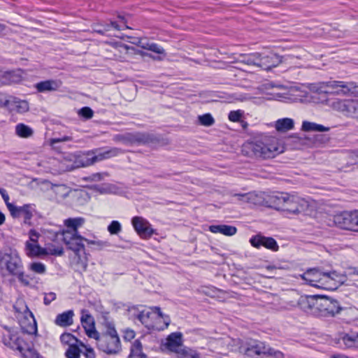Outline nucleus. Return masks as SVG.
<instances>
[{
	"instance_id": "1",
	"label": "nucleus",
	"mask_w": 358,
	"mask_h": 358,
	"mask_svg": "<svg viewBox=\"0 0 358 358\" xmlns=\"http://www.w3.org/2000/svg\"><path fill=\"white\" fill-rule=\"evenodd\" d=\"M241 150L245 156L264 159L273 158L283 151L282 147L273 137L246 142L243 145Z\"/></svg>"
},
{
	"instance_id": "2",
	"label": "nucleus",
	"mask_w": 358,
	"mask_h": 358,
	"mask_svg": "<svg viewBox=\"0 0 358 358\" xmlns=\"http://www.w3.org/2000/svg\"><path fill=\"white\" fill-rule=\"evenodd\" d=\"M101 333L91 331L90 338L96 340L98 348L108 355H115L121 351L120 340L113 323L105 322Z\"/></svg>"
},
{
	"instance_id": "3",
	"label": "nucleus",
	"mask_w": 358,
	"mask_h": 358,
	"mask_svg": "<svg viewBox=\"0 0 358 358\" xmlns=\"http://www.w3.org/2000/svg\"><path fill=\"white\" fill-rule=\"evenodd\" d=\"M300 276L308 285L324 289H333L340 278L335 271L325 272L318 268H308Z\"/></svg>"
},
{
	"instance_id": "4",
	"label": "nucleus",
	"mask_w": 358,
	"mask_h": 358,
	"mask_svg": "<svg viewBox=\"0 0 358 358\" xmlns=\"http://www.w3.org/2000/svg\"><path fill=\"white\" fill-rule=\"evenodd\" d=\"M317 316L333 317L339 314L343 308L341 303L336 299L325 295L318 296Z\"/></svg>"
},
{
	"instance_id": "5",
	"label": "nucleus",
	"mask_w": 358,
	"mask_h": 358,
	"mask_svg": "<svg viewBox=\"0 0 358 358\" xmlns=\"http://www.w3.org/2000/svg\"><path fill=\"white\" fill-rule=\"evenodd\" d=\"M267 345L262 341L248 339L242 342L239 350L241 353L252 358H264Z\"/></svg>"
},
{
	"instance_id": "6",
	"label": "nucleus",
	"mask_w": 358,
	"mask_h": 358,
	"mask_svg": "<svg viewBox=\"0 0 358 358\" xmlns=\"http://www.w3.org/2000/svg\"><path fill=\"white\" fill-rule=\"evenodd\" d=\"M355 88L354 83L339 80H329L320 83V91L327 94L346 95Z\"/></svg>"
},
{
	"instance_id": "7",
	"label": "nucleus",
	"mask_w": 358,
	"mask_h": 358,
	"mask_svg": "<svg viewBox=\"0 0 358 358\" xmlns=\"http://www.w3.org/2000/svg\"><path fill=\"white\" fill-rule=\"evenodd\" d=\"M8 271L17 277L18 280L25 285L29 284V280L24 277L22 261L16 254H5L3 257Z\"/></svg>"
},
{
	"instance_id": "8",
	"label": "nucleus",
	"mask_w": 358,
	"mask_h": 358,
	"mask_svg": "<svg viewBox=\"0 0 358 358\" xmlns=\"http://www.w3.org/2000/svg\"><path fill=\"white\" fill-rule=\"evenodd\" d=\"M121 153H122V150L117 148H112L107 150L99 152L97 155H94V152H88L80 159V163L83 166H88L96 162L116 157Z\"/></svg>"
},
{
	"instance_id": "9",
	"label": "nucleus",
	"mask_w": 358,
	"mask_h": 358,
	"mask_svg": "<svg viewBox=\"0 0 358 358\" xmlns=\"http://www.w3.org/2000/svg\"><path fill=\"white\" fill-rule=\"evenodd\" d=\"M357 210L343 211L333 217L335 225L341 229L355 231Z\"/></svg>"
},
{
	"instance_id": "10",
	"label": "nucleus",
	"mask_w": 358,
	"mask_h": 358,
	"mask_svg": "<svg viewBox=\"0 0 358 358\" xmlns=\"http://www.w3.org/2000/svg\"><path fill=\"white\" fill-rule=\"evenodd\" d=\"M114 140L124 145H133L148 143L152 141V138L148 134L135 132L115 135Z\"/></svg>"
},
{
	"instance_id": "11",
	"label": "nucleus",
	"mask_w": 358,
	"mask_h": 358,
	"mask_svg": "<svg viewBox=\"0 0 358 358\" xmlns=\"http://www.w3.org/2000/svg\"><path fill=\"white\" fill-rule=\"evenodd\" d=\"M332 107L348 117L358 119V100H337L333 102Z\"/></svg>"
},
{
	"instance_id": "12",
	"label": "nucleus",
	"mask_w": 358,
	"mask_h": 358,
	"mask_svg": "<svg viewBox=\"0 0 358 358\" xmlns=\"http://www.w3.org/2000/svg\"><path fill=\"white\" fill-rule=\"evenodd\" d=\"M62 236V240L68 248L73 251L77 256H79V252L85 251L83 241L86 239L85 238L79 234H71L68 231H64Z\"/></svg>"
},
{
	"instance_id": "13",
	"label": "nucleus",
	"mask_w": 358,
	"mask_h": 358,
	"mask_svg": "<svg viewBox=\"0 0 358 358\" xmlns=\"http://www.w3.org/2000/svg\"><path fill=\"white\" fill-rule=\"evenodd\" d=\"M3 329L6 330L2 335V342L3 344L11 349L17 350L20 352H22L23 341L21 339L16 331L12 328H8L6 326H3Z\"/></svg>"
},
{
	"instance_id": "14",
	"label": "nucleus",
	"mask_w": 358,
	"mask_h": 358,
	"mask_svg": "<svg viewBox=\"0 0 358 358\" xmlns=\"http://www.w3.org/2000/svg\"><path fill=\"white\" fill-rule=\"evenodd\" d=\"M258 57L257 67L266 71L278 66L282 62L280 57L273 52H259Z\"/></svg>"
},
{
	"instance_id": "15",
	"label": "nucleus",
	"mask_w": 358,
	"mask_h": 358,
	"mask_svg": "<svg viewBox=\"0 0 358 358\" xmlns=\"http://www.w3.org/2000/svg\"><path fill=\"white\" fill-rule=\"evenodd\" d=\"M131 222L134 229L141 238H149L152 234H156L150 224L141 217H133Z\"/></svg>"
},
{
	"instance_id": "16",
	"label": "nucleus",
	"mask_w": 358,
	"mask_h": 358,
	"mask_svg": "<svg viewBox=\"0 0 358 358\" xmlns=\"http://www.w3.org/2000/svg\"><path fill=\"white\" fill-rule=\"evenodd\" d=\"M250 243L256 248L263 246L273 251H278L279 248L276 241L273 238L266 237L261 234L252 236L250 239Z\"/></svg>"
},
{
	"instance_id": "17",
	"label": "nucleus",
	"mask_w": 358,
	"mask_h": 358,
	"mask_svg": "<svg viewBox=\"0 0 358 358\" xmlns=\"http://www.w3.org/2000/svg\"><path fill=\"white\" fill-rule=\"evenodd\" d=\"M17 305H21L22 307L21 308L22 310H20L17 306H15L14 308L16 311L22 313L24 315L25 319L29 320L28 317H29L31 320V322H30L27 326L24 324V322H22L21 327L22 330L28 334H36L37 332V326L33 313L24 303L19 302Z\"/></svg>"
},
{
	"instance_id": "18",
	"label": "nucleus",
	"mask_w": 358,
	"mask_h": 358,
	"mask_svg": "<svg viewBox=\"0 0 358 358\" xmlns=\"http://www.w3.org/2000/svg\"><path fill=\"white\" fill-rule=\"evenodd\" d=\"M318 296H310L299 299V306L301 309L308 314L317 316V308L316 304L318 303Z\"/></svg>"
},
{
	"instance_id": "19",
	"label": "nucleus",
	"mask_w": 358,
	"mask_h": 358,
	"mask_svg": "<svg viewBox=\"0 0 358 358\" xmlns=\"http://www.w3.org/2000/svg\"><path fill=\"white\" fill-rule=\"evenodd\" d=\"M304 203L305 201L298 196L289 194V200L283 206V210L292 214H298L303 210Z\"/></svg>"
},
{
	"instance_id": "20",
	"label": "nucleus",
	"mask_w": 358,
	"mask_h": 358,
	"mask_svg": "<svg viewBox=\"0 0 358 358\" xmlns=\"http://www.w3.org/2000/svg\"><path fill=\"white\" fill-rule=\"evenodd\" d=\"M182 336L180 332L171 333L166 339V348L170 351L176 353L183 346Z\"/></svg>"
},
{
	"instance_id": "21",
	"label": "nucleus",
	"mask_w": 358,
	"mask_h": 358,
	"mask_svg": "<svg viewBox=\"0 0 358 358\" xmlns=\"http://www.w3.org/2000/svg\"><path fill=\"white\" fill-rule=\"evenodd\" d=\"M61 82L55 80H47L36 84L35 87L38 92H52L57 90Z\"/></svg>"
},
{
	"instance_id": "22",
	"label": "nucleus",
	"mask_w": 358,
	"mask_h": 358,
	"mask_svg": "<svg viewBox=\"0 0 358 358\" xmlns=\"http://www.w3.org/2000/svg\"><path fill=\"white\" fill-rule=\"evenodd\" d=\"M85 222V218L81 217L68 218L64 220V225L67 227V229L64 231L78 234V229L84 224Z\"/></svg>"
},
{
	"instance_id": "23",
	"label": "nucleus",
	"mask_w": 358,
	"mask_h": 358,
	"mask_svg": "<svg viewBox=\"0 0 358 358\" xmlns=\"http://www.w3.org/2000/svg\"><path fill=\"white\" fill-rule=\"evenodd\" d=\"M73 315L74 313L72 310H69L62 313L58 314L55 318V323L59 327H69L73 322Z\"/></svg>"
},
{
	"instance_id": "24",
	"label": "nucleus",
	"mask_w": 358,
	"mask_h": 358,
	"mask_svg": "<svg viewBox=\"0 0 358 358\" xmlns=\"http://www.w3.org/2000/svg\"><path fill=\"white\" fill-rule=\"evenodd\" d=\"M209 231L212 233H220L225 236H231L237 232L236 227L226 224L211 225L209 227Z\"/></svg>"
},
{
	"instance_id": "25",
	"label": "nucleus",
	"mask_w": 358,
	"mask_h": 358,
	"mask_svg": "<svg viewBox=\"0 0 358 358\" xmlns=\"http://www.w3.org/2000/svg\"><path fill=\"white\" fill-rule=\"evenodd\" d=\"M27 254L29 257H38L48 254L45 248H41L37 243H31L27 241L25 243Z\"/></svg>"
},
{
	"instance_id": "26",
	"label": "nucleus",
	"mask_w": 358,
	"mask_h": 358,
	"mask_svg": "<svg viewBox=\"0 0 358 358\" xmlns=\"http://www.w3.org/2000/svg\"><path fill=\"white\" fill-rule=\"evenodd\" d=\"M294 127V121L292 118L285 117L278 119L275 122V128L278 131L285 132Z\"/></svg>"
},
{
	"instance_id": "27",
	"label": "nucleus",
	"mask_w": 358,
	"mask_h": 358,
	"mask_svg": "<svg viewBox=\"0 0 358 358\" xmlns=\"http://www.w3.org/2000/svg\"><path fill=\"white\" fill-rule=\"evenodd\" d=\"M128 358H147V355L143 352V345L139 340H135L131 344Z\"/></svg>"
},
{
	"instance_id": "28",
	"label": "nucleus",
	"mask_w": 358,
	"mask_h": 358,
	"mask_svg": "<svg viewBox=\"0 0 358 358\" xmlns=\"http://www.w3.org/2000/svg\"><path fill=\"white\" fill-rule=\"evenodd\" d=\"M81 323L85 330L86 334L90 337L91 331H97L94 327V321L93 317L88 314H83L81 317Z\"/></svg>"
},
{
	"instance_id": "29",
	"label": "nucleus",
	"mask_w": 358,
	"mask_h": 358,
	"mask_svg": "<svg viewBox=\"0 0 358 358\" xmlns=\"http://www.w3.org/2000/svg\"><path fill=\"white\" fill-rule=\"evenodd\" d=\"M339 343L345 348L358 347V334L357 335L345 334L340 338Z\"/></svg>"
},
{
	"instance_id": "30",
	"label": "nucleus",
	"mask_w": 358,
	"mask_h": 358,
	"mask_svg": "<svg viewBox=\"0 0 358 358\" xmlns=\"http://www.w3.org/2000/svg\"><path fill=\"white\" fill-rule=\"evenodd\" d=\"M301 129L304 131H328L329 127H324L322 124H319L315 122L308 121H303L301 126Z\"/></svg>"
},
{
	"instance_id": "31",
	"label": "nucleus",
	"mask_w": 358,
	"mask_h": 358,
	"mask_svg": "<svg viewBox=\"0 0 358 358\" xmlns=\"http://www.w3.org/2000/svg\"><path fill=\"white\" fill-rule=\"evenodd\" d=\"M15 134L20 138H27L34 134V130L23 123H18L15 126Z\"/></svg>"
},
{
	"instance_id": "32",
	"label": "nucleus",
	"mask_w": 358,
	"mask_h": 358,
	"mask_svg": "<svg viewBox=\"0 0 358 358\" xmlns=\"http://www.w3.org/2000/svg\"><path fill=\"white\" fill-rule=\"evenodd\" d=\"M234 196L236 197L238 201L252 203V204H257L259 203V199L257 195L252 192H249L246 194H235Z\"/></svg>"
},
{
	"instance_id": "33",
	"label": "nucleus",
	"mask_w": 358,
	"mask_h": 358,
	"mask_svg": "<svg viewBox=\"0 0 358 358\" xmlns=\"http://www.w3.org/2000/svg\"><path fill=\"white\" fill-rule=\"evenodd\" d=\"M179 358H201L200 354L195 350L182 346L177 352Z\"/></svg>"
},
{
	"instance_id": "34",
	"label": "nucleus",
	"mask_w": 358,
	"mask_h": 358,
	"mask_svg": "<svg viewBox=\"0 0 358 358\" xmlns=\"http://www.w3.org/2000/svg\"><path fill=\"white\" fill-rule=\"evenodd\" d=\"M52 189L58 199L66 198L71 192L70 188L65 185H54Z\"/></svg>"
},
{
	"instance_id": "35",
	"label": "nucleus",
	"mask_w": 358,
	"mask_h": 358,
	"mask_svg": "<svg viewBox=\"0 0 358 358\" xmlns=\"http://www.w3.org/2000/svg\"><path fill=\"white\" fill-rule=\"evenodd\" d=\"M152 314V312L150 310H142L136 315V318L141 322L142 324L150 329L152 327V325L150 323V318Z\"/></svg>"
},
{
	"instance_id": "36",
	"label": "nucleus",
	"mask_w": 358,
	"mask_h": 358,
	"mask_svg": "<svg viewBox=\"0 0 358 358\" xmlns=\"http://www.w3.org/2000/svg\"><path fill=\"white\" fill-rule=\"evenodd\" d=\"M259 52H254L241 56L240 61L248 65L257 66Z\"/></svg>"
},
{
	"instance_id": "37",
	"label": "nucleus",
	"mask_w": 358,
	"mask_h": 358,
	"mask_svg": "<svg viewBox=\"0 0 358 358\" xmlns=\"http://www.w3.org/2000/svg\"><path fill=\"white\" fill-rule=\"evenodd\" d=\"M34 208L30 204H25L22 206L20 217L24 218V223H27L33 216Z\"/></svg>"
},
{
	"instance_id": "38",
	"label": "nucleus",
	"mask_w": 358,
	"mask_h": 358,
	"mask_svg": "<svg viewBox=\"0 0 358 358\" xmlns=\"http://www.w3.org/2000/svg\"><path fill=\"white\" fill-rule=\"evenodd\" d=\"M289 200V194L287 193H279L278 195L273 197V202L283 210V206L285 203Z\"/></svg>"
},
{
	"instance_id": "39",
	"label": "nucleus",
	"mask_w": 358,
	"mask_h": 358,
	"mask_svg": "<svg viewBox=\"0 0 358 358\" xmlns=\"http://www.w3.org/2000/svg\"><path fill=\"white\" fill-rule=\"evenodd\" d=\"M264 358H284V354L281 351L267 345Z\"/></svg>"
},
{
	"instance_id": "40",
	"label": "nucleus",
	"mask_w": 358,
	"mask_h": 358,
	"mask_svg": "<svg viewBox=\"0 0 358 358\" xmlns=\"http://www.w3.org/2000/svg\"><path fill=\"white\" fill-rule=\"evenodd\" d=\"M81 350L75 345H70L65 352L67 358H80Z\"/></svg>"
},
{
	"instance_id": "41",
	"label": "nucleus",
	"mask_w": 358,
	"mask_h": 358,
	"mask_svg": "<svg viewBox=\"0 0 358 358\" xmlns=\"http://www.w3.org/2000/svg\"><path fill=\"white\" fill-rule=\"evenodd\" d=\"M85 241L88 244L93 246L94 249L101 250L103 248L108 247L110 244L107 241L100 240H90L88 238L85 239Z\"/></svg>"
},
{
	"instance_id": "42",
	"label": "nucleus",
	"mask_w": 358,
	"mask_h": 358,
	"mask_svg": "<svg viewBox=\"0 0 358 358\" xmlns=\"http://www.w3.org/2000/svg\"><path fill=\"white\" fill-rule=\"evenodd\" d=\"M199 123L201 125L206 126V127H210L212 126L215 123V120L211 114L210 113H206L202 115H199L198 117Z\"/></svg>"
},
{
	"instance_id": "43",
	"label": "nucleus",
	"mask_w": 358,
	"mask_h": 358,
	"mask_svg": "<svg viewBox=\"0 0 358 358\" xmlns=\"http://www.w3.org/2000/svg\"><path fill=\"white\" fill-rule=\"evenodd\" d=\"M108 176V173L106 172L103 173H95L88 176L85 177L83 179L85 181L90 182H99L104 179L105 177Z\"/></svg>"
},
{
	"instance_id": "44",
	"label": "nucleus",
	"mask_w": 358,
	"mask_h": 358,
	"mask_svg": "<svg viewBox=\"0 0 358 358\" xmlns=\"http://www.w3.org/2000/svg\"><path fill=\"white\" fill-rule=\"evenodd\" d=\"M107 229L111 235H117L122 231V225L118 221L113 220L108 226Z\"/></svg>"
},
{
	"instance_id": "45",
	"label": "nucleus",
	"mask_w": 358,
	"mask_h": 358,
	"mask_svg": "<svg viewBox=\"0 0 358 358\" xmlns=\"http://www.w3.org/2000/svg\"><path fill=\"white\" fill-rule=\"evenodd\" d=\"M60 341L62 343L69 345H75L77 338L70 333H64L60 336Z\"/></svg>"
},
{
	"instance_id": "46",
	"label": "nucleus",
	"mask_w": 358,
	"mask_h": 358,
	"mask_svg": "<svg viewBox=\"0 0 358 358\" xmlns=\"http://www.w3.org/2000/svg\"><path fill=\"white\" fill-rule=\"evenodd\" d=\"M15 106L17 112L23 113L29 110V104L27 101L23 100H15Z\"/></svg>"
},
{
	"instance_id": "47",
	"label": "nucleus",
	"mask_w": 358,
	"mask_h": 358,
	"mask_svg": "<svg viewBox=\"0 0 358 358\" xmlns=\"http://www.w3.org/2000/svg\"><path fill=\"white\" fill-rule=\"evenodd\" d=\"M3 78L6 80V82H3V83H5V84L17 83L18 81L20 80V77L14 72L4 73Z\"/></svg>"
},
{
	"instance_id": "48",
	"label": "nucleus",
	"mask_w": 358,
	"mask_h": 358,
	"mask_svg": "<svg viewBox=\"0 0 358 358\" xmlns=\"http://www.w3.org/2000/svg\"><path fill=\"white\" fill-rule=\"evenodd\" d=\"M24 358H43L39 353L33 348H27L26 350L24 349L21 352Z\"/></svg>"
},
{
	"instance_id": "49",
	"label": "nucleus",
	"mask_w": 358,
	"mask_h": 358,
	"mask_svg": "<svg viewBox=\"0 0 358 358\" xmlns=\"http://www.w3.org/2000/svg\"><path fill=\"white\" fill-rule=\"evenodd\" d=\"M30 268L36 273L43 274L45 272V266L41 262H34L31 264Z\"/></svg>"
},
{
	"instance_id": "50",
	"label": "nucleus",
	"mask_w": 358,
	"mask_h": 358,
	"mask_svg": "<svg viewBox=\"0 0 358 358\" xmlns=\"http://www.w3.org/2000/svg\"><path fill=\"white\" fill-rule=\"evenodd\" d=\"M7 208L13 217H20V213L21 212L22 206H16L13 203H7Z\"/></svg>"
},
{
	"instance_id": "51",
	"label": "nucleus",
	"mask_w": 358,
	"mask_h": 358,
	"mask_svg": "<svg viewBox=\"0 0 358 358\" xmlns=\"http://www.w3.org/2000/svg\"><path fill=\"white\" fill-rule=\"evenodd\" d=\"M151 310H152L153 313H157L159 317L164 320V322L165 324L166 327H167L169 325L171 322L170 318L169 317V316L163 314L159 307L155 306L151 308Z\"/></svg>"
},
{
	"instance_id": "52",
	"label": "nucleus",
	"mask_w": 358,
	"mask_h": 358,
	"mask_svg": "<svg viewBox=\"0 0 358 358\" xmlns=\"http://www.w3.org/2000/svg\"><path fill=\"white\" fill-rule=\"evenodd\" d=\"M243 114V113L241 110H233L229 113L228 117L230 121L236 122L240 121Z\"/></svg>"
},
{
	"instance_id": "53",
	"label": "nucleus",
	"mask_w": 358,
	"mask_h": 358,
	"mask_svg": "<svg viewBox=\"0 0 358 358\" xmlns=\"http://www.w3.org/2000/svg\"><path fill=\"white\" fill-rule=\"evenodd\" d=\"M72 140V137L70 136L64 135L62 137H55L50 139V143L51 145H54L56 143L71 141Z\"/></svg>"
},
{
	"instance_id": "54",
	"label": "nucleus",
	"mask_w": 358,
	"mask_h": 358,
	"mask_svg": "<svg viewBox=\"0 0 358 358\" xmlns=\"http://www.w3.org/2000/svg\"><path fill=\"white\" fill-rule=\"evenodd\" d=\"M79 115L86 119H90L93 117L94 112L90 107H83L80 110Z\"/></svg>"
},
{
	"instance_id": "55",
	"label": "nucleus",
	"mask_w": 358,
	"mask_h": 358,
	"mask_svg": "<svg viewBox=\"0 0 358 358\" xmlns=\"http://www.w3.org/2000/svg\"><path fill=\"white\" fill-rule=\"evenodd\" d=\"M150 51L154 52L159 55H165L164 49L157 43H152L151 46H150Z\"/></svg>"
},
{
	"instance_id": "56",
	"label": "nucleus",
	"mask_w": 358,
	"mask_h": 358,
	"mask_svg": "<svg viewBox=\"0 0 358 358\" xmlns=\"http://www.w3.org/2000/svg\"><path fill=\"white\" fill-rule=\"evenodd\" d=\"M39 236V233L37 232L35 229H31L29 231V241L31 242V243H37Z\"/></svg>"
},
{
	"instance_id": "57",
	"label": "nucleus",
	"mask_w": 358,
	"mask_h": 358,
	"mask_svg": "<svg viewBox=\"0 0 358 358\" xmlns=\"http://www.w3.org/2000/svg\"><path fill=\"white\" fill-rule=\"evenodd\" d=\"M56 299V294L54 292H50L46 294L44 296V303L49 305L52 301Z\"/></svg>"
},
{
	"instance_id": "58",
	"label": "nucleus",
	"mask_w": 358,
	"mask_h": 358,
	"mask_svg": "<svg viewBox=\"0 0 358 358\" xmlns=\"http://www.w3.org/2000/svg\"><path fill=\"white\" fill-rule=\"evenodd\" d=\"M134 337H135V332H134V331L128 329V330H126L124 331V339L125 341H129L131 339H133Z\"/></svg>"
},
{
	"instance_id": "59",
	"label": "nucleus",
	"mask_w": 358,
	"mask_h": 358,
	"mask_svg": "<svg viewBox=\"0 0 358 358\" xmlns=\"http://www.w3.org/2000/svg\"><path fill=\"white\" fill-rule=\"evenodd\" d=\"M113 27L116 30H121L122 28L115 21H111L110 24H106L103 31H108L110 28Z\"/></svg>"
},
{
	"instance_id": "60",
	"label": "nucleus",
	"mask_w": 358,
	"mask_h": 358,
	"mask_svg": "<svg viewBox=\"0 0 358 358\" xmlns=\"http://www.w3.org/2000/svg\"><path fill=\"white\" fill-rule=\"evenodd\" d=\"M49 253L52 255L61 256L63 255L64 250H63L62 248L59 247V248H53V249H50Z\"/></svg>"
},
{
	"instance_id": "61",
	"label": "nucleus",
	"mask_w": 358,
	"mask_h": 358,
	"mask_svg": "<svg viewBox=\"0 0 358 358\" xmlns=\"http://www.w3.org/2000/svg\"><path fill=\"white\" fill-rule=\"evenodd\" d=\"M152 43H149L147 41H144L143 40H140L138 41V45L143 49L150 50Z\"/></svg>"
},
{
	"instance_id": "62",
	"label": "nucleus",
	"mask_w": 358,
	"mask_h": 358,
	"mask_svg": "<svg viewBox=\"0 0 358 358\" xmlns=\"http://www.w3.org/2000/svg\"><path fill=\"white\" fill-rule=\"evenodd\" d=\"M0 194H1L3 201H5L6 206H7V203H10L9 202V196L7 194L6 189H4L3 188H0Z\"/></svg>"
},
{
	"instance_id": "63",
	"label": "nucleus",
	"mask_w": 358,
	"mask_h": 358,
	"mask_svg": "<svg viewBox=\"0 0 358 358\" xmlns=\"http://www.w3.org/2000/svg\"><path fill=\"white\" fill-rule=\"evenodd\" d=\"M86 358H95V353L92 348L86 349V352L84 353Z\"/></svg>"
},
{
	"instance_id": "64",
	"label": "nucleus",
	"mask_w": 358,
	"mask_h": 358,
	"mask_svg": "<svg viewBox=\"0 0 358 358\" xmlns=\"http://www.w3.org/2000/svg\"><path fill=\"white\" fill-rule=\"evenodd\" d=\"M9 104V101L0 96V106H7Z\"/></svg>"
}]
</instances>
